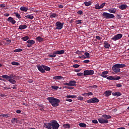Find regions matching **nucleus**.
Here are the masks:
<instances>
[{
  "label": "nucleus",
  "instance_id": "f257e3e1",
  "mask_svg": "<svg viewBox=\"0 0 129 129\" xmlns=\"http://www.w3.org/2000/svg\"><path fill=\"white\" fill-rule=\"evenodd\" d=\"M3 79H8V81H9L10 83L12 84H15L17 83V81L14 79H16V75L12 74L10 76H8L7 75H3L2 76Z\"/></svg>",
  "mask_w": 129,
  "mask_h": 129
},
{
  "label": "nucleus",
  "instance_id": "f03ea898",
  "mask_svg": "<svg viewBox=\"0 0 129 129\" xmlns=\"http://www.w3.org/2000/svg\"><path fill=\"white\" fill-rule=\"evenodd\" d=\"M47 99L53 107L59 106V103H60V100L59 99L50 97H48Z\"/></svg>",
  "mask_w": 129,
  "mask_h": 129
},
{
  "label": "nucleus",
  "instance_id": "7ed1b4c3",
  "mask_svg": "<svg viewBox=\"0 0 129 129\" xmlns=\"http://www.w3.org/2000/svg\"><path fill=\"white\" fill-rule=\"evenodd\" d=\"M102 16L105 19H113L115 17L113 14L106 12H104L102 14Z\"/></svg>",
  "mask_w": 129,
  "mask_h": 129
},
{
  "label": "nucleus",
  "instance_id": "20e7f679",
  "mask_svg": "<svg viewBox=\"0 0 129 129\" xmlns=\"http://www.w3.org/2000/svg\"><path fill=\"white\" fill-rule=\"evenodd\" d=\"M64 24H65L64 22L61 23L60 21L57 22L55 23V30H62V29H63V26H64Z\"/></svg>",
  "mask_w": 129,
  "mask_h": 129
},
{
  "label": "nucleus",
  "instance_id": "39448f33",
  "mask_svg": "<svg viewBox=\"0 0 129 129\" xmlns=\"http://www.w3.org/2000/svg\"><path fill=\"white\" fill-rule=\"evenodd\" d=\"M59 126L60 125L57 121L54 120L51 122V127H52V129H58L59 128Z\"/></svg>",
  "mask_w": 129,
  "mask_h": 129
},
{
  "label": "nucleus",
  "instance_id": "423d86ee",
  "mask_svg": "<svg viewBox=\"0 0 129 129\" xmlns=\"http://www.w3.org/2000/svg\"><path fill=\"white\" fill-rule=\"evenodd\" d=\"M99 101V100L96 97H94L89 99L87 101V103H97Z\"/></svg>",
  "mask_w": 129,
  "mask_h": 129
},
{
  "label": "nucleus",
  "instance_id": "0eeeda50",
  "mask_svg": "<svg viewBox=\"0 0 129 129\" xmlns=\"http://www.w3.org/2000/svg\"><path fill=\"white\" fill-rule=\"evenodd\" d=\"M112 70L115 73H119V72H120V69L118 68L117 64H115L113 66Z\"/></svg>",
  "mask_w": 129,
  "mask_h": 129
},
{
  "label": "nucleus",
  "instance_id": "6e6552de",
  "mask_svg": "<svg viewBox=\"0 0 129 129\" xmlns=\"http://www.w3.org/2000/svg\"><path fill=\"white\" fill-rule=\"evenodd\" d=\"M121 38H122V34L118 33L114 35L113 37L111 38V40H113V41H117V40H119L121 39Z\"/></svg>",
  "mask_w": 129,
  "mask_h": 129
},
{
  "label": "nucleus",
  "instance_id": "1a4fd4ad",
  "mask_svg": "<svg viewBox=\"0 0 129 129\" xmlns=\"http://www.w3.org/2000/svg\"><path fill=\"white\" fill-rule=\"evenodd\" d=\"M93 74H94V71L93 70H85L84 71V76L93 75Z\"/></svg>",
  "mask_w": 129,
  "mask_h": 129
},
{
  "label": "nucleus",
  "instance_id": "9d476101",
  "mask_svg": "<svg viewBox=\"0 0 129 129\" xmlns=\"http://www.w3.org/2000/svg\"><path fill=\"white\" fill-rule=\"evenodd\" d=\"M107 79H108V80H119L120 77L116 76L114 77L113 76H109L107 77Z\"/></svg>",
  "mask_w": 129,
  "mask_h": 129
},
{
  "label": "nucleus",
  "instance_id": "9b49d317",
  "mask_svg": "<svg viewBox=\"0 0 129 129\" xmlns=\"http://www.w3.org/2000/svg\"><path fill=\"white\" fill-rule=\"evenodd\" d=\"M98 120L100 123H108V120L103 119V118H99Z\"/></svg>",
  "mask_w": 129,
  "mask_h": 129
},
{
  "label": "nucleus",
  "instance_id": "f8f14e48",
  "mask_svg": "<svg viewBox=\"0 0 129 129\" xmlns=\"http://www.w3.org/2000/svg\"><path fill=\"white\" fill-rule=\"evenodd\" d=\"M44 127L48 129H52V122L48 123H45L44 124Z\"/></svg>",
  "mask_w": 129,
  "mask_h": 129
},
{
  "label": "nucleus",
  "instance_id": "ddd939ff",
  "mask_svg": "<svg viewBox=\"0 0 129 129\" xmlns=\"http://www.w3.org/2000/svg\"><path fill=\"white\" fill-rule=\"evenodd\" d=\"M43 66H44V65L43 64H42L41 66H37V68L39 71H40L41 73H45V71L44 70V68H43Z\"/></svg>",
  "mask_w": 129,
  "mask_h": 129
},
{
  "label": "nucleus",
  "instance_id": "4468645a",
  "mask_svg": "<svg viewBox=\"0 0 129 129\" xmlns=\"http://www.w3.org/2000/svg\"><path fill=\"white\" fill-rule=\"evenodd\" d=\"M107 74H108V71H104L100 75V76L103 77V78H106V77H107Z\"/></svg>",
  "mask_w": 129,
  "mask_h": 129
},
{
  "label": "nucleus",
  "instance_id": "2eb2a0df",
  "mask_svg": "<svg viewBox=\"0 0 129 129\" xmlns=\"http://www.w3.org/2000/svg\"><path fill=\"white\" fill-rule=\"evenodd\" d=\"M104 47L105 49H109L110 47V44L108 43L107 41H105L104 42Z\"/></svg>",
  "mask_w": 129,
  "mask_h": 129
},
{
  "label": "nucleus",
  "instance_id": "dca6fc26",
  "mask_svg": "<svg viewBox=\"0 0 129 129\" xmlns=\"http://www.w3.org/2000/svg\"><path fill=\"white\" fill-rule=\"evenodd\" d=\"M102 117L104 118L106 120H107V119H110V118H111V116L109 115H106V114H103L102 115Z\"/></svg>",
  "mask_w": 129,
  "mask_h": 129
},
{
  "label": "nucleus",
  "instance_id": "f3484780",
  "mask_svg": "<svg viewBox=\"0 0 129 129\" xmlns=\"http://www.w3.org/2000/svg\"><path fill=\"white\" fill-rule=\"evenodd\" d=\"M76 83H77V82L76 81H70V86L76 87Z\"/></svg>",
  "mask_w": 129,
  "mask_h": 129
},
{
  "label": "nucleus",
  "instance_id": "a211bd4d",
  "mask_svg": "<svg viewBox=\"0 0 129 129\" xmlns=\"http://www.w3.org/2000/svg\"><path fill=\"white\" fill-rule=\"evenodd\" d=\"M55 52L56 53V55H62V54H64V53H65V50H57V51H55Z\"/></svg>",
  "mask_w": 129,
  "mask_h": 129
},
{
  "label": "nucleus",
  "instance_id": "6ab92c4d",
  "mask_svg": "<svg viewBox=\"0 0 129 129\" xmlns=\"http://www.w3.org/2000/svg\"><path fill=\"white\" fill-rule=\"evenodd\" d=\"M56 55H57V53H56V51H54L52 53H50V54H48V57L49 58H55Z\"/></svg>",
  "mask_w": 129,
  "mask_h": 129
},
{
  "label": "nucleus",
  "instance_id": "aec40b11",
  "mask_svg": "<svg viewBox=\"0 0 129 129\" xmlns=\"http://www.w3.org/2000/svg\"><path fill=\"white\" fill-rule=\"evenodd\" d=\"M127 5H122L119 7V9L122 10H125L126 9H127Z\"/></svg>",
  "mask_w": 129,
  "mask_h": 129
},
{
  "label": "nucleus",
  "instance_id": "412c9836",
  "mask_svg": "<svg viewBox=\"0 0 129 129\" xmlns=\"http://www.w3.org/2000/svg\"><path fill=\"white\" fill-rule=\"evenodd\" d=\"M53 79L55 80H61V79H63V77L61 76H56L53 78Z\"/></svg>",
  "mask_w": 129,
  "mask_h": 129
},
{
  "label": "nucleus",
  "instance_id": "4be33fe9",
  "mask_svg": "<svg viewBox=\"0 0 129 129\" xmlns=\"http://www.w3.org/2000/svg\"><path fill=\"white\" fill-rule=\"evenodd\" d=\"M112 94L113 95V96H120L121 95V93L119 92H113Z\"/></svg>",
  "mask_w": 129,
  "mask_h": 129
},
{
  "label": "nucleus",
  "instance_id": "5701e85b",
  "mask_svg": "<svg viewBox=\"0 0 129 129\" xmlns=\"http://www.w3.org/2000/svg\"><path fill=\"white\" fill-rule=\"evenodd\" d=\"M108 11L110 13H111L112 14H115L116 13V9L115 8L110 9L108 10Z\"/></svg>",
  "mask_w": 129,
  "mask_h": 129
},
{
  "label": "nucleus",
  "instance_id": "b1692460",
  "mask_svg": "<svg viewBox=\"0 0 129 129\" xmlns=\"http://www.w3.org/2000/svg\"><path fill=\"white\" fill-rule=\"evenodd\" d=\"M43 68L44 70H45V71H50L51 70V68H50V67L45 65L43 66Z\"/></svg>",
  "mask_w": 129,
  "mask_h": 129
},
{
  "label": "nucleus",
  "instance_id": "393cba45",
  "mask_svg": "<svg viewBox=\"0 0 129 129\" xmlns=\"http://www.w3.org/2000/svg\"><path fill=\"white\" fill-rule=\"evenodd\" d=\"M104 94L105 96H109L110 95H111V91H106L104 92Z\"/></svg>",
  "mask_w": 129,
  "mask_h": 129
},
{
  "label": "nucleus",
  "instance_id": "a878e982",
  "mask_svg": "<svg viewBox=\"0 0 129 129\" xmlns=\"http://www.w3.org/2000/svg\"><path fill=\"white\" fill-rule=\"evenodd\" d=\"M58 17V15H57L56 13H52L50 15V18H57Z\"/></svg>",
  "mask_w": 129,
  "mask_h": 129
},
{
  "label": "nucleus",
  "instance_id": "bb28decb",
  "mask_svg": "<svg viewBox=\"0 0 129 129\" xmlns=\"http://www.w3.org/2000/svg\"><path fill=\"white\" fill-rule=\"evenodd\" d=\"M117 65L119 68V69H120V68H124L125 67V64H119V63H117Z\"/></svg>",
  "mask_w": 129,
  "mask_h": 129
},
{
  "label": "nucleus",
  "instance_id": "cd10ccee",
  "mask_svg": "<svg viewBox=\"0 0 129 129\" xmlns=\"http://www.w3.org/2000/svg\"><path fill=\"white\" fill-rule=\"evenodd\" d=\"M66 97H67V98H76L77 97L76 95H68L66 96Z\"/></svg>",
  "mask_w": 129,
  "mask_h": 129
},
{
  "label": "nucleus",
  "instance_id": "c85d7f7f",
  "mask_svg": "<svg viewBox=\"0 0 129 129\" xmlns=\"http://www.w3.org/2000/svg\"><path fill=\"white\" fill-rule=\"evenodd\" d=\"M27 25H20L19 26V30H24L27 28Z\"/></svg>",
  "mask_w": 129,
  "mask_h": 129
},
{
  "label": "nucleus",
  "instance_id": "c756f323",
  "mask_svg": "<svg viewBox=\"0 0 129 129\" xmlns=\"http://www.w3.org/2000/svg\"><path fill=\"white\" fill-rule=\"evenodd\" d=\"M63 127H64V128H70V127H71V126H70V124H68V123H66V124H64L63 125Z\"/></svg>",
  "mask_w": 129,
  "mask_h": 129
},
{
  "label": "nucleus",
  "instance_id": "7c9ffc66",
  "mask_svg": "<svg viewBox=\"0 0 129 129\" xmlns=\"http://www.w3.org/2000/svg\"><path fill=\"white\" fill-rule=\"evenodd\" d=\"M84 5L86 6V7H89V6H91V2L90 1L89 2H85Z\"/></svg>",
  "mask_w": 129,
  "mask_h": 129
},
{
  "label": "nucleus",
  "instance_id": "2f4dec72",
  "mask_svg": "<svg viewBox=\"0 0 129 129\" xmlns=\"http://www.w3.org/2000/svg\"><path fill=\"white\" fill-rule=\"evenodd\" d=\"M21 11H23V12H27L28 11V8L25 7H21L20 8Z\"/></svg>",
  "mask_w": 129,
  "mask_h": 129
},
{
  "label": "nucleus",
  "instance_id": "473e14b6",
  "mask_svg": "<svg viewBox=\"0 0 129 129\" xmlns=\"http://www.w3.org/2000/svg\"><path fill=\"white\" fill-rule=\"evenodd\" d=\"M36 40L39 42H43L44 38H42L41 36H38L36 38Z\"/></svg>",
  "mask_w": 129,
  "mask_h": 129
},
{
  "label": "nucleus",
  "instance_id": "72a5a7b5",
  "mask_svg": "<svg viewBox=\"0 0 129 129\" xmlns=\"http://www.w3.org/2000/svg\"><path fill=\"white\" fill-rule=\"evenodd\" d=\"M12 65H14V66H20V63L18 62L12 61L11 62Z\"/></svg>",
  "mask_w": 129,
  "mask_h": 129
},
{
  "label": "nucleus",
  "instance_id": "f704fd0d",
  "mask_svg": "<svg viewBox=\"0 0 129 129\" xmlns=\"http://www.w3.org/2000/svg\"><path fill=\"white\" fill-rule=\"evenodd\" d=\"M79 126H80L81 127H86L87 125L86 124L84 123H80L79 124Z\"/></svg>",
  "mask_w": 129,
  "mask_h": 129
},
{
  "label": "nucleus",
  "instance_id": "c9c22d12",
  "mask_svg": "<svg viewBox=\"0 0 129 129\" xmlns=\"http://www.w3.org/2000/svg\"><path fill=\"white\" fill-rule=\"evenodd\" d=\"M95 9H96V10H100V6H99V4H97L95 6Z\"/></svg>",
  "mask_w": 129,
  "mask_h": 129
},
{
  "label": "nucleus",
  "instance_id": "e433bc0d",
  "mask_svg": "<svg viewBox=\"0 0 129 129\" xmlns=\"http://www.w3.org/2000/svg\"><path fill=\"white\" fill-rule=\"evenodd\" d=\"M85 56H86V58H89L90 56V54H89V53L86 52L84 53Z\"/></svg>",
  "mask_w": 129,
  "mask_h": 129
},
{
  "label": "nucleus",
  "instance_id": "4c0bfd02",
  "mask_svg": "<svg viewBox=\"0 0 129 129\" xmlns=\"http://www.w3.org/2000/svg\"><path fill=\"white\" fill-rule=\"evenodd\" d=\"M22 40L23 41H27V40H29V36H25L22 38Z\"/></svg>",
  "mask_w": 129,
  "mask_h": 129
},
{
  "label": "nucleus",
  "instance_id": "58836bf2",
  "mask_svg": "<svg viewBox=\"0 0 129 129\" xmlns=\"http://www.w3.org/2000/svg\"><path fill=\"white\" fill-rule=\"evenodd\" d=\"M44 108H45V106H44V105L39 106V109L40 110H41V111H43V110H44Z\"/></svg>",
  "mask_w": 129,
  "mask_h": 129
},
{
  "label": "nucleus",
  "instance_id": "ea45409f",
  "mask_svg": "<svg viewBox=\"0 0 129 129\" xmlns=\"http://www.w3.org/2000/svg\"><path fill=\"white\" fill-rule=\"evenodd\" d=\"M27 19H30V20H33V16L32 15H27L25 16Z\"/></svg>",
  "mask_w": 129,
  "mask_h": 129
},
{
  "label": "nucleus",
  "instance_id": "a19ab883",
  "mask_svg": "<svg viewBox=\"0 0 129 129\" xmlns=\"http://www.w3.org/2000/svg\"><path fill=\"white\" fill-rule=\"evenodd\" d=\"M22 51H23V49L21 48H17L14 50V52H22Z\"/></svg>",
  "mask_w": 129,
  "mask_h": 129
},
{
  "label": "nucleus",
  "instance_id": "79ce46f5",
  "mask_svg": "<svg viewBox=\"0 0 129 129\" xmlns=\"http://www.w3.org/2000/svg\"><path fill=\"white\" fill-rule=\"evenodd\" d=\"M73 68H79V67H80V65L78 64H75L73 66Z\"/></svg>",
  "mask_w": 129,
  "mask_h": 129
},
{
  "label": "nucleus",
  "instance_id": "37998d69",
  "mask_svg": "<svg viewBox=\"0 0 129 129\" xmlns=\"http://www.w3.org/2000/svg\"><path fill=\"white\" fill-rule=\"evenodd\" d=\"M15 15H16V16L17 17V18H18V19H21V18H22L21 17V15L19 14V13H16Z\"/></svg>",
  "mask_w": 129,
  "mask_h": 129
},
{
  "label": "nucleus",
  "instance_id": "c03bdc74",
  "mask_svg": "<svg viewBox=\"0 0 129 129\" xmlns=\"http://www.w3.org/2000/svg\"><path fill=\"white\" fill-rule=\"evenodd\" d=\"M14 20V19L12 17H9L7 19V21L8 22H10V23H11V22Z\"/></svg>",
  "mask_w": 129,
  "mask_h": 129
},
{
  "label": "nucleus",
  "instance_id": "a18cd8bd",
  "mask_svg": "<svg viewBox=\"0 0 129 129\" xmlns=\"http://www.w3.org/2000/svg\"><path fill=\"white\" fill-rule=\"evenodd\" d=\"M82 20H77L76 21V23L77 25H79V24H82Z\"/></svg>",
  "mask_w": 129,
  "mask_h": 129
},
{
  "label": "nucleus",
  "instance_id": "49530a36",
  "mask_svg": "<svg viewBox=\"0 0 129 129\" xmlns=\"http://www.w3.org/2000/svg\"><path fill=\"white\" fill-rule=\"evenodd\" d=\"M105 5H106V3H104L102 4L100 6V9H103V8L105 6Z\"/></svg>",
  "mask_w": 129,
  "mask_h": 129
},
{
  "label": "nucleus",
  "instance_id": "de8ad7c7",
  "mask_svg": "<svg viewBox=\"0 0 129 129\" xmlns=\"http://www.w3.org/2000/svg\"><path fill=\"white\" fill-rule=\"evenodd\" d=\"M51 88H52V89L57 90L58 88H59V87L56 86H52Z\"/></svg>",
  "mask_w": 129,
  "mask_h": 129
},
{
  "label": "nucleus",
  "instance_id": "09e8293b",
  "mask_svg": "<svg viewBox=\"0 0 129 129\" xmlns=\"http://www.w3.org/2000/svg\"><path fill=\"white\" fill-rule=\"evenodd\" d=\"M79 58H80V59H86V57H85V55H82L81 56H79Z\"/></svg>",
  "mask_w": 129,
  "mask_h": 129
},
{
  "label": "nucleus",
  "instance_id": "8fccbe9b",
  "mask_svg": "<svg viewBox=\"0 0 129 129\" xmlns=\"http://www.w3.org/2000/svg\"><path fill=\"white\" fill-rule=\"evenodd\" d=\"M89 62H90V60H89L88 59H86V60H85L83 61V62L85 63H89Z\"/></svg>",
  "mask_w": 129,
  "mask_h": 129
},
{
  "label": "nucleus",
  "instance_id": "3c124183",
  "mask_svg": "<svg viewBox=\"0 0 129 129\" xmlns=\"http://www.w3.org/2000/svg\"><path fill=\"white\" fill-rule=\"evenodd\" d=\"M93 123H98V121L96 119L92 120Z\"/></svg>",
  "mask_w": 129,
  "mask_h": 129
},
{
  "label": "nucleus",
  "instance_id": "603ef678",
  "mask_svg": "<svg viewBox=\"0 0 129 129\" xmlns=\"http://www.w3.org/2000/svg\"><path fill=\"white\" fill-rule=\"evenodd\" d=\"M77 98L78 100H83V97L80 96V97H78Z\"/></svg>",
  "mask_w": 129,
  "mask_h": 129
},
{
  "label": "nucleus",
  "instance_id": "864d4df0",
  "mask_svg": "<svg viewBox=\"0 0 129 129\" xmlns=\"http://www.w3.org/2000/svg\"><path fill=\"white\" fill-rule=\"evenodd\" d=\"M116 87H119V88L122 87V85H121V84H117L116 85Z\"/></svg>",
  "mask_w": 129,
  "mask_h": 129
},
{
  "label": "nucleus",
  "instance_id": "5fc2aeb1",
  "mask_svg": "<svg viewBox=\"0 0 129 129\" xmlns=\"http://www.w3.org/2000/svg\"><path fill=\"white\" fill-rule=\"evenodd\" d=\"M0 8H6V4H1L0 5Z\"/></svg>",
  "mask_w": 129,
  "mask_h": 129
},
{
  "label": "nucleus",
  "instance_id": "6e6d98bb",
  "mask_svg": "<svg viewBox=\"0 0 129 129\" xmlns=\"http://www.w3.org/2000/svg\"><path fill=\"white\" fill-rule=\"evenodd\" d=\"M11 116V114H5L6 118H8V117H10Z\"/></svg>",
  "mask_w": 129,
  "mask_h": 129
},
{
  "label": "nucleus",
  "instance_id": "4d7b16f0",
  "mask_svg": "<svg viewBox=\"0 0 129 129\" xmlns=\"http://www.w3.org/2000/svg\"><path fill=\"white\" fill-rule=\"evenodd\" d=\"M78 14L79 15H82L83 14V12H82V11L80 10L79 11H78Z\"/></svg>",
  "mask_w": 129,
  "mask_h": 129
},
{
  "label": "nucleus",
  "instance_id": "13d9d810",
  "mask_svg": "<svg viewBox=\"0 0 129 129\" xmlns=\"http://www.w3.org/2000/svg\"><path fill=\"white\" fill-rule=\"evenodd\" d=\"M96 39H97V40H101L102 38L99 36H96Z\"/></svg>",
  "mask_w": 129,
  "mask_h": 129
},
{
  "label": "nucleus",
  "instance_id": "bf43d9fd",
  "mask_svg": "<svg viewBox=\"0 0 129 129\" xmlns=\"http://www.w3.org/2000/svg\"><path fill=\"white\" fill-rule=\"evenodd\" d=\"M27 43H28V44H33V40H28L27 41Z\"/></svg>",
  "mask_w": 129,
  "mask_h": 129
},
{
  "label": "nucleus",
  "instance_id": "052dcab7",
  "mask_svg": "<svg viewBox=\"0 0 129 129\" xmlns=\"http://www.w3.org/2000/svg\"><path fill=\"white\" fill-rule=\"evenodd\" d=\"M77 75L78 76H83V73H78L77 74Z\"/></svg>",
  "mask_w": 129,
  "mask_h": 129
},
{
  "label": "nucleus",
  "instance_id": "680f3d73",
  "mask_svg": "<svg viewBox=\"0 0 129 129\" xmlns=\"http://www.w3.org/2000/svg\"><path fill=\"white\" fill-rule=\"evenodd\" d=\"M66 101H68L69 102H72V101H73L72 99H69V98L66 99Z\"/></svg>",
  "mask_w": 129,
  "mask_h": 129
},
{
  "label": "nucleus",
  "instance_id": "e2e57ef3",
  "mask_svg": "<svg viewBox=\"0 0 129 129\" xmlns=\"http://www.w3.org/2000/svg\"><path fill=\"white\" fill-rule=\"evenodd\" d=\"M16 120H17V118H14L11 120L12 122H13V123H14V122H15V121H16Z\"/></svg>",
  "mask_w": 129,
  "mask_h": 129
},
{
  "label": "nucleus",
  "instance_id": "0e129e2a",
  "mask_svg": "<svg viewBox=\"0 0 129 129\" xmlns=\"http://www.w3.org/2000/svg\"><path fill=\"white\" fill-rule=\"evenodd\" d=\"M90 95H93V93H92L91 92H89L88 93V96H90Z\"/></svg>",
  "mask_w": 129,
  "mask_h": 129
},
{
  "label": "nucleus",
  "instance_id": "69168bd1",
  "mask_svg": "<svg viewBox=\"0 0 129 129\" xmlns=\"http://www.w3.org/2000/svg\"><path fill=\"white\" fill-rule=\"evenodd\" d=\"M0 116L1 117H6V114H1Z\"/></svg>",
  "mask_w": 129,
  "mask_h": 129
},
{
  "label": "nucleus",
  "instance_id": "338daca9",
  "mask_svg": "<svg viewBox=\"0 0 129 129\" xmlns=\"http://www.w3.org/2000/svg\"><path fill=\"white\" fill-rule=\"evenodd\" d=\"M32 45H33V43H28V44L27 45V47H32Z\"/></svg>",
  "mask_w": 129,
  "mask_h": 129
},
{
  "label": "nucleus",
  "instance_id": "774afa93",
  "mask_svg": "<svg viewBox=\"0 0 129 129\" xmlns=\"http://www.w3.org/2000/svg\"><path fill=\"white\" fill-rule=\"evenodd\" d=\"M11 23H12L13 24H16V20L13 19V20H12V21H11Z\"/></svg>",
  "mask_w": 129,
  "mask_h": 129
}]
</instances>
